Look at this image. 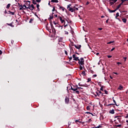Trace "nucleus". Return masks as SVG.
<instances>
[{
    "label": "nucleus",
    "mask_w": 128,
    "mask_h": 128,
    "mask_svg": "<svg viewBox=\"0 0 128 128\" xmlns=\"http://www.w3.org/2000/svg\"><path fill=\"white\" fill-rule=\"evenodd\" d=\"M112 104H108V106H112Z\"/></svg>",
    "instance_id": "62"
},
{
    "label": "nucleus",
    "mask_w": 128,
    "mask_h": 128,
    "mask_svg": "<svg viewBox=\"0 0 128 128\" xmlns=\"http://www.w3.org/2000/svg\"><path fill=\"white\" fill-rule=\"evenodd\" d=\"M118 90H122V86H120L118 88Z\"/></svg>",
    "instance_id": "27"
},
{
    "label": "nucleus",
    "mask_w": 128,
    "mask_h": 128,
    "mask_svg": "<svg viewBox=\"0 0 128 128\" xmlns=\"http://www.w3.org/2000/svg\"><path fill=\"white\" fill-rule=\"evenodd\" d=\"M11 42H12V44H14V40H12L11 41Z\"/></svg>",
    "instance_id": "55"
},
{
    "label": "nucleus",
    "mask_w": 128,
    "mask_h": 128,
    "mask_svg": "<svg viewBox=\"0 0 128 128\" xmlns=\"http://www.w3.org/2000/svg\"><path fill=\"white\" fill-rule=\"evenodd\" d=\"M120 16L119 13H118V12H117V13L116 14V18H118V16Z\"/></svg>",
    "instance_id": "26"
},
{
    "label": "nucleus",
    "mask_w": 128,
    "mask_h": 128,
    "mask_svg": "<svg viewBox=\"0 0 128 128\" xmlns=\"http://www.w3.org/2000/svg\"><path fill=\"white\" fill-rule=\"evenodd\" d=\"M120 4H119V5H118V6H117V7H116V10H118V8H120Z\"/></svg>",
    "instance_id": "19"
},
{
    "label": "nucleus",
    "mask_w": 128,
    "mask_h": 128,
    "mask_svg": "<svg viewBox=\"0 0 128 128\" xmlns=\"http://www.w3.org/2000/svg\"><path fill=\"white\" fill-rule=\"evenodd\" d=\"M115 48H114L111 50V52H112V50H114Z\"/></svg>",
    "instance_id": "48"
},
{
    "label": "nucleus",
    "mask_w": 128,
    "mask_h": 128,
    "mask_svg": "<svg viewBox=\"0 0 128 128\" xmlns=\"http://www.w3.org/2000/svg\"><path fill=\"white\" fill-rule=\"evenodd\" d=\"M54 10H56V7L55 6H54L53 7V9L52 10V12H54Z\"/></svg>",
    "instance_id": "33"
},
{
    "label": "nucleus",
    "mask_w": 128,
    "mask_h": 128,
    "mask_svg": "<svg viewBox=\"0 0 128 128\" xmlns=\"http://www.w3.org/2000/svg\"><path fill=\"white\" fill-rule=\"evenodd\" d=\"M113 42H114V41H110L107 43L108 44H112Z\"/></svg>",
    "instance_id": "17"
},
{
    "label": "nucleus",
    "mask_w": 128,
    "mask_h": 128,
    "mask_svg": "<svg viewBox=\"0 0 128 128\" xmlns=\"http://www.w3.org/2000/svg\"><path fill=\"white\" fill-rule=\"evenodd\" d=\"M24 2L26 3V5L27 6L26 8H30V1H24Z\"/></svg>",
    "instance_id": "2"
},
{
    "label": "nucleus",
    "mask_w": 128,
    "mask_h": 128,
    "mask_svg": "<svg viewBox=\"0 0 128 128\" xmlns=\"http://www.w3.org/2000/svg\"><path fill=\"white\" fill-rule=\"evenodd\" d=\"M10 8V4H8L6 6V8Z\"/></svg>",
    "instance_id": "18"
},
{
    "label": "nucleus",
    "mask_w": 128,
    "mask_h": 128,
    "mask_svg": "<svg viewBox=\"0 0 128 128\" xmlns=\"http://www.w3.org/2000/svg\"><path fill=\"white\" fill-rule=\"evenodd\" d=\"M76 90H74L73 92H75V94H80V91L78 90V88H75Z\"/></svg>",
    "instance_id": "9"
},
{
    "label": "nucleus",
    "mask_w": 128,
    "mask_h": 128,
    "mask_svg": "<svg viewBox=\"0 0 128 128\" xmlns=\"http://www.w3.org/2000/svg\"><path fill=\"white\" fill-rule=\"evenodd\" d=\"M81 74H82V76H86V72L85 71H83L81 72Z\"/></svg>",
    "instance_id": "15"
},
{
    "label": "nucleus",
    "mask_w": 128,
    "mask_h": 128,
    "mask_svg": "<svg viewBox=\"0 0 128 128\" xmlns=\"http://www.w3.org/2000/svg\"><path fill=\"white\" fill-rule=\"evenodd\" d=\"M104 92L106 94H108V91L106 90H105Z\"/></svg>",
    "instance_id": "44"
},
{
    "label": "nucleus",
    "mask_w": 128,
    "mask_h": 128,
    "mask_svg": "<svg viewBox=\"0 0 128 128\" xmlns=\"http://www.w3.org/2000/svg\"><path fill=\"white\" fill-rule=\"evenodd\" d=\"M53 24H55V26H56V24H58V22H53Z\"/></svg>",
    "instance_id": "36"
},
{
    "label": "nucleus",
    "mask_w": 128,
    "mask_h": 128,
    "mask_svg": "<svg viewBox=\"0 0 128 128\" xmlns=\"http://www.w3.org/2000/svg\"><path fill=\"white\" fill-rule=\"evenodd\" d=\"M70 6H72V4H68V6L67 8H68V10H70V8H72V7H70Z\"/></svg>",
    "instance_id": "20"
},
{
    "label": "nucleus",
    "mask_w": 128,
    "mask_h": 128,
    "mask_svg": "<svg viewBox=\"0 0 128 128\" xmlns=\"http://www.w3.org/2000/svg\"><path fill=\"white\" fill-rule=\"evenodd\" d=\"M65 102L66 104H68V102H70V98H68L66 97Z\"/></svg>",
    "instance_id": "7"
},
{
    "label": "nucleus",
    "mask_w": 128,
    "mask_h": 128,
    "mask_svg": "<svg viewBox=\"0 0 128 128\" xmlns=\"http://www.w3.org/2000/svg\"><path fill=\"white\" fill-rule=\"evenodd\" d=\"M9 12L10 13V14H12V16H14V12L9 11Z\"/></svg>",
    "instance_id": "21"
},
{
    "label": "nucleus",
    "mask_w": 128,
    "mask_h": 128,
    "mask_svg": "<svg viewBox=\"0 0 128 128\" xmlns=\"http://www.w3.org/2000/svg\"><path fill=\"white\" fill-rule=\"evenodd\" d=\"M78 86H82V85L80 84V83H79V84H78Z\"/></svg>",
    "instance_id": "56"
},
{
    "label": "nucleus",
    "mask_w": 128,
    "mask_h": 128,
    "mask_svg": "<svg viewBox=\"0 0 128 128\" xmlns=\"http://www.w3.org/2000/svg\"><path fill=\"white\" fill-rule=\"evenodd\" d=\"M64 26L66 28V26H68V24H66V22H64Z\"/></svg>",
    "instance_id": "31"
},
{
    "label": "nucleus",
    "mask_w": 128,
    "mask_h": 128,
    "mask_svg": "<svg viewBox=\"0 0 128 128\" xmlns=\"http://www.w3.org/2000/svg\"><path fill=\"white\" fill-rule=\"evenodd\" d=\"M32 22H34V19L31 18L30 19L29 22L32 23Z\"/></svg>",
    "instance_id": "24"
},
{
    "label": "nucleus",
    "mask_w": 128,
    "mask_h": 128,
    "mask_svg": "<svg viewBox=\"0 0 128 128\" xmlns=\"http://www.w3.org/2000/svg\"><path fill=\"white\" fill-rule=\"evenodd\" d=\"M80 70H82V65H80Z\"/></svg>",
    "instance_id": "39"
},
{
    "label": "nucleus",
    "mask_w": 128,
    "mask_h": 128,
    "mask_svg": "<svg viewBox=\"0 0 128 128\" xmlns=\"http://www.w3.org/2000/svg\"><path fill=\"white\" fill-rule=\"evenodd\" d=\"M60 8H62V10L63 12H64V7H60Z\"/></svg>",
    "instance_id": "25"
},
{
    "label": "nucleus",
    "mask_w": 128,
    "mask_h": 128,
    "mask_svg": "<svg viewBox=\"0 0 128 128\" xmlns=\"http://www.w3.org/2000/svg\"><path fill=\"white\" fill-rule=\"evenodd\" d=\"M116 126H117V128H120V126H122V124L116 125Z\"/></svg>",
    "instance_id": "32"
},
{
    "label": "nucleus",
    "mask_w": 128,
    "mask_h": 128,
    "mask_svg": "<svg viewBox=\"0 0 128 128\" xmlns=\"http://www.w3.org/2000/svg\"><path fill=\"white\" fill-rule=\"evenodd\" d=\"M99 30H102V28H98Z\"/></svg>",
    "instance_id": "54"
},
{
    "label": "nucleus",
    "mask_w": 128,
    "mask_h": 128,
    "mask_svg": "<svg viewBox=\"0 0 128 128\" xmlns=\"http://www.w3.org/2000/svg\"><path fill=\"white\" fill-rule=\"evenodd\" d=\"M22 8H24V6L21 5L20 7V10H22Z\"/></svg>",
    "instance_id": "23"
},
{
    "label": "nucleus",
    "mask_w": 128,
    "mask_h": 128,
    "mask_svg": "<svg viewBox=\"0 0 128 128\" xmlns=\"http://www.w3.org/2000/svg\"><path fill=\"white\" fill-rule=\"evenodd\" d=\"M72 58H73L74 60H80L78 57L76 56V54H73Z\"/></svg>",
    "instance_id": "5"
},
{
    "label": "nucleus",
    "mask_w": 128,
    "mask_h": 128,
    "mask_svg": "<svg viewBox=\"0 0 128 128\" xmlns=\"http://www.w3.org/2000/svg\"><path fill=\"white\" fill-rule=\"evenodd\" d=\"M2 54V52L0 50V54Z\"/></svg>",
    "instance_id": "58"
},
{
    "label": "nucleus",
    "mask_w": 128,
    "mask_h": 128,
    "mask_svg": "<svg viewBox=\"0 0 128 128\" xmlns=\"http://www.w3.org/2000/svg\"><path fill=\"white\" fill-rule=\"evenodd\" d=\"M112 99H113L114 102V104H116V106H118V105H116V100H114V97L112 98Z\"/></svg>",
    "instance_id": "38"
},
{
    "label": "nucleus",
    "mask_w": 128,
    "mask_h": 128,
    "mask_svg": "<svg viewBox=\"0 0 128 128\" xmlns=\"http://www.w3.org/2000/svg\"><path fill=\"white\" fill-rule=\"evenodd\" d=\"M36 8H37L38 10V12H40V4H38L36 5Z\"/></svg>",
    "instance_id": "16"
},
{
    "label": "nucleus",
    "mask_w": 128,
    "mask_h": 128,
    "mask_svg": "<svg viewBox=\"0 0 128 128\" xmlns=\"http://www.w3.org/2000/svg\"><path fill=\"white\" fill-rule=\"evenodd\" d=\"M110 113L112 114H114V110H110Z\"/></svg>",
    "instance_id": "12"
},
{
    "label": "nucleus",
    "mask_w": 128,
    "mask_h": 128,
    "mask_svg": "<svg viewBox=\"0 0 128 128\" xmlns=\"http://www.w3.org/2000/svg\"><path fill=\"white\" fill-rule=\"evenodd\" d=\"M117 64H122V62H118Z\"/></svg>",
    "instance_id": "47"
},
{
    "label": "nucleus",
    "mask_w": 128,
    "mask_h": 128,
    "mask_svg": "<svg viewBox=\"0 0 128 128\" xmlns=\"http://www.w3.org/2000/svg\"><path fill=\"white\" fill-rule=\"evenodd\" d=\"M86 114H92V113H90V112H86Z\"/></svg>",
    "instance_id": "51"
},
{
    "label": "nucleus",
    "mask_w": 128,
    "mask_h": 128,
    "mask_svg": "<svg viewBox=\"0 0 128 128\" xmlns=\"http://www.w3.org/2000/svg\"><path fill=\"white\" fill-rule=\"evenodd\" d=\"M90 106H88L86 107V110H90Z\"/></svg>",
    "instance_id": "35"
},
{
    "label": "nucleus",
    "mask_w": 128,
    "mask_h": 128,
    "mask_svg": "<svg viewBox=\"0 0 128 128\" xmlns=\"http://www.w3.org/2000/svg\"><path fill=\"white\" fill-rule=\"evenodd\" d=\"M101 18H104V16H101Z\"/></svg>",
    "instance_id": "60"
},
{
    "label": "nucleus",
    "mask_w": 128,
    "mask_h": 128,
    "mask_svg": "<svg viewBox=\"0 0 128 128\" xmlns=\"http://www.w3.org/2000/svg\"><path fill=\"white\" fill-rule=\"evenodd\" d=\"M30 8H32V9H30V10H34V4H32L30 6Z\"/></svg>",
    "instance_id": "10"
},
{
    "label": "nucleus",
    "mask_w": 128,
    "mask_h": 128,
    "mask_svg": "<svg viewBox=\"0 0 128 128\" xmlns=\"http://www.w3.org/2000/svg\"><path fill=\"white\" fill-rule=\"evenodd\" d=\"M59 44L60 46H64V43L62 44V43H59Z\"/></svg>",
    "instance_id": "28"
},
{
    "label": "nucleus",
    "mask_w": 128,
    "mask_h": 128,
    "mask_svg": "<svg viewBox=\"0 0 128 128\" xmlns=\"http://www.w3.org/2000/svg\"><path fill=\"white\" fill-rule=\"evenodd\" d=\"M68 88H69V90H76V88H72V86H70V85H69L68 86H67V90H68Z\"/></svg>",
    "instance_id": "4"
},
{
    "label": "nucleus",
    "mask_w": 128,
    "mask_h": 128,
    "mask_svg": "<svg viewBox=\"0 0 128 128\" xmlns=\"http://www.w3.org/2000/svg\"><path fill=\"white\" fill-rule=\"evenodd\" d=\"M18 6L20 7V6H21L22 5H20V3H18Z\"/></svg>",
    "instance_id": "57"
},
{
    "label": "nucleus",
    "mask_w": 128,
    "mask_h": 128,
    "mask_svg": "<svg viewBox=\"0 0 128 128\" xmlns=\"http://www.w3.org/2000/svg\"><path fill=\"white\" fill-rule=\"evenodd\" d=\"M96 54V56H98V54H100V53L97 52V53Z\"/></svg>",
    "instance_id": "63"
},
{
    "label": "nucleus",
    "mask_w": 128,
    "mask_h": 128,
    "mask_svg": "<svg viewBox=\"0 0 128 128\" xmlns=\"http://www.w3.org/2000/svg\"><path fill=\"white\" fill-rule=\"evenodd\" d=\"M93 76H94V78L96 77V74H94V75H93Z\"/></svg>",
    "instance_id": "53"
},
{
    "label": "nucleus",
    "mask_w": 128,
    "mask_h": 128,
    "mask_svg": "<svg viewBox=\"0 0 128 128\" xmlns=\"http://www.w3.org/2000/svg\"><path fill=\"white\" fill-rule=\"evenodd\" d=\"M59 20H60L62 24H64V22H66L64 20L62 19V18L61 16H59Z\"/></svg>",
    "instance_id": "6"
},
{
    "label": "nucleus",
    "mask_w": 128,
    "mask_h": 128,
    "mask_svg": "<svg viewBox=\"0 0 128 128\" xmlns=\"http://www.w3.org/2000/svg\"><path fill=\"white\" fill-rule=\"evenodd\" d=\"M100 128V126H98L95 127V128Z\"/></svg>",
    "instance_id": "64"
},
{
    "label": "nucleus",
    "mask_w": 128,
    "mask_h": 128,
    "mask_svg": "<svg viewBox=\"0 0 128 128\" xmlns=\"http://www.w3.org/2000/svg\"><path fill=\"white\" fill-rule=\"evenodd\" d=\"M112 56H108V58H112Z\"/></svg>",
    "instance_id": "45"
},
{
    "label": "nucleus",
    "mask_w": 128,
    "mask_h": 128,
    "mask_svg": "<svg viewBox=\"0 0 128 128\" xmlns=\"http://www.w3.org/2000/svg\"><path fill=\"white\" fill-rule=\"evenodd\" d=\"M54 16H55L56 18H58V14H55V15H54Z\"/></svg>",
    "instance_id": "61"
},
{
    "label": "nucleus",
    "mask_w": 128,
    "mask_h": 128,
    "mask_svg": "<svg viewBox=\"0 0 128 128\" xmlns=\"http://www.w3.org/2000/svg\"><path fill=\"white\" fill-rule=\"evenodd\" d=\"M69 60H70H70H72V56L70 57Z\"/></svg>",
    "instance_id": "41"
},
{
    "label": "nucleus",
    "mask_w": 128,
    "mask_h": 128,
    "mask_svg": "<svg viewBox=\"0 0 128 128\" xmlns=\"http://www.w3.org/2000/svg\"><path fill=\"white\" fill-rule=\"evenodd\" d=\"M65 54H68V52L66 51V50H65Z\"/></svg>",
    "instance_id": "52"
},
{
    "label": "nucleus",
    "mask_w": 128,
    "mask_h": 128,
    "mask_svg": "<svg viewBox=\"0 0 128 128\" xmlns=\"http://www.w3.org/2000/svg\"><path fill=\"white\" fill-rule=\"evenodd\" d=\"M52 18H54V16L50 15V18H48V20L50 21L52 20Z\"/></svg>",
    "instance_id": "13"
},
{
    "label": "nucleus",
    "mask_w": 128,
    "mask_h": 128,
    "mask_svg": "<svg viewBox=\"0 0 128 128\" xmlns=\"http://www.w3.org/2000/svg\"><path fill=\"white\" fill-rule=\"evenodd\" d=\"M74 8L75 10H78V8H76L75 6V8Z\"/></svg>",
    "instance_id": "37"
},
{
    "label": "nucleus",
    "mask_w": 128,
    "mask_h": 128,
    "mask_svg": "<svg viewBox=\"0 0 128 128\" xmlns=\"http://www.w3.org/2000/svg\"><path fill=\"white\" fill-rule=\"evenodd\" d=\"M80 60H78L79 64H80V66H84V58H82Z\"/></svg>",
    "instance_id": "1"
},
{
    "label": "nucleus",
    "mask_w": 128,
    "mask_h": 128,
    "mask_svg": "<svg viewBox=\"0 0 128 128\" xmlns=\"http://www.w3.org/2000/svg\"><path fill=\"white\" fill-rule=\"evenodd\" d=\"M32 3L34 4H36V1L33 0Z\"/></svg>",
    "instance_id": "22"
},
{
    "label": "nucleus",
    "mask_w": 128,
    "mask_h": 128,
    "mask_svg": "<svg viewBox=\"0 0 128 128\" xmlns=\"http://www.w3.org/2000/svg\"><path fill=\"white\" fill-rule=\"evenodd\" d=\"M56 26L59 28V26H60V25L58 23H57V24L56 25Z\"/></svg>",
    "instance_id": "29"
},
{
    "label": "nucleus",
    "mask_w": 128,
    "mask_h": 128,
    "mask_svg": "<svg viewBox=\"0 0 128 128\" xmlns=\"http://www.w3.org/2000/svg\"><path fill=\"white\" fill-rule=\"evenodd\" d=\"M108 10L110 12H114L116 10V9L115 10H110V9H108Z\"/></svg>",
    "instance_id": "11"
},
{
    "label": "nucleus",
    "mask_w": 128,
    "mask_h": 128,
    "mask_svg": "<svg viewBox=\"0 0 128 128\" xmlns=\"http://www.w3.org/2000/svg\"><path fill=\"white\" fill-rule=\"evenodd\" d=\"M123 22H126V19L124 18L123 19Z\"/></svg>",
    "instance_id": "34"
},
{
    "label": "nucleus",
    "mask_w": 128,
    "mask_h": 128,
    "mask_svg": "<svg viewBox=\"0 0 128 128\" xmlns=\"http://www.w3.org/2000/svg\"><path fill=\"white\" fill-rule=\"evenodd\" d=\"M113 1H114V2H112V4H114V2H116L118 0H113Z\"/></svg>",
    "instance_id": "40"
},
{
    "label": "nucleus",
    "mask_w": 128,
    "mask_h": 128,
    "mask_svg": "<svg viewBox=\"0 0 128 128\" xmlns=\"http://www.w3.org/2000/svg\"><path fill=\"white\" fill-rule=\"evenodd\" d=\"M125 118H128V115H126Z\"/></svg>",
    "instance_id": "59"
},
{
    "label": "nucleus",
    "mask_w": 128,
    "mask_h": 128,
    "mask_svg": "<svg viewBox=\"0 0 128 128\" xmlns=\"http://www.w3.org/2000/svg\"><path fill=\"white\" fill-rule=\"evenodd\" d=\"M106 24H108V19L106 20Z\"/></svg>",
    "instance_id": "49"
},
{
    "label": "nucleus",
    "mask_w": 128,
    "mask_h": 128,
    "mask_svg": "<svg viewBox=\"0 0 128 128\" xmlns=\"http://www.w3.org/2000/svg\"><path fill=\"white\" fill-rule=\"evenodd\" d=\"M100 90H104V88L102 87H101V88H100Z\"/></svg>",
    "instance_id": "50"
},
{
    "label": "nucleus",
    "mask_w": 128,
    "mask_h": 128,
    "mask_svg": "<svg viewBox=\"0 0 128 128\" xmlns=\"http://www.w3.org/2000/svg\"><path fill=\"white\" fill-rule=\"evenodd\" d=\"M74 8H76V6L70 8L68 10H70V12H76V9H74Z\"/></svg>",
    "instance_id": "3"
},
{
    "label": "nucleus",
    "mask_w": 128,
    "mask_h": 128,
    "mask_svg": "<svg viewBox=\"0 0 128 128\" xmlns=\"http://www.w3.org/2000/svg\"><path fill=\"white\" fill-rule=\"evenodd\" d=\"M41 0H36V2H40Z\"/></svg>",
    "instance_id": "43"
},
{
    "label": "nucleus",
    "mask_w": 128,
    "mask_h": 128,
    "mask_svg": "<svg viewBox=\"0 0 128 128\" xmlns=\"http://www.w3.org/2000/svg\"><path fill=\"white\" fill-rule=\"evenodd\" d=\"M24 7L26 8H27V6H26V4H24V6H23V7Z\"/></svg>",
    "instance_id": "42"
},
{
    "label": "nucleus",
    "mask_w": 128,
    "mask_h": 128,
    "mask_svg": "<svg viewBox=\"0 0 128 128\" xmlns=\"http://www.w3.org/2000/svg\"><path fill=\"white\" fill-rule=\"evenodd\" d=\"M51 2H56V3H58V0H51Z\"/></svg>",
    "instance_id": "14"
},
{
    "label": "nucleus",
    "mask_w": 128,
    "mask_h": 128,
    "mask_svg": "<svg viewBox=\"0 0 128 128\" xmlns=\"http://www.w3.org/2000/svg\"><path fill=\"white\" fill-rule=\"evenodd\" d=\"M75 48H78V50H80V48H82V46L81 45H74Z\"/></svg>",
    "instance_id": "8"
},
{
    "label": "nucleus",
    "mask_w": 128,
    "mask_h": 128,
    "mask_svg": "<svg viewBox=\"0 0 128 128\" xmlns=\"http://www.w3.org/2000/svg\"><path fill=\"white\" fill-rule=\"evenodd\" d=\"M59 28H60V30H62V26H60L58 27Z\"/></svg>",
    "instance_id": "46"
},
{
    "label": "nucleus",
    "mask_w": 128,
    "mask_h": 128,
    "mask_svg": "<svg viewBox=\"0 0 128 128\" xmlns=\"http://www.w3.org/2000/svg\"><path fill=\"white\" fill-rule=\"evenodd\" d=\"M90 80H92V79H90V78H88V82H90Z\"/></svg>",
    "instance_id": "30"
}]
</instances>
